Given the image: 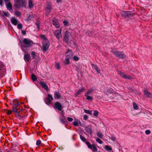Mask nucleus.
Masks as SVG:
<instances>
[{"mask_svg": "<svg viewBox=\"0 0 152 152\" xmlns=\"http://www.w3.org/2000/svg\"><path fill=\"white\" fill-rule=\"evenodd\" d=\"M24 60L26 62H28L30 59L31 57L29 54L28 53L25 54L24 56Z\"/></svg>", "mask_w": 152, "mask_h": 152, "instance_id": "18", "label": "nucleus"}, {"mask_svg": "<svg viewBox=\"0 0 152 152\" xmlns=\"http://www.w3.org/2000/svg\"><path fill=\"white\" fill-rule=\"evenodd\" d=\"M37 53L34 51H32L31 53V55L32 57V58L34 59L36 58Z\"/></svg>", "mask_w": 152, "mask_h": 152, "instance_id": "30", "label": "nucleus"}, {"mask_svg": "<svg viewBox=\"0 0 152 152\" xmlns=\"http://www.w3.org/2000/svg\"><path fill=\"white\" fill-rule=\"evenodd\" d=\"M49 43L48 40H45L42 42V50L46 51L48 50L49 46Z\"/></svg>", "mask_w": 152, "mask_h": 152, "instance_id": "6", "label": "nucleus"}, {"mask_svg": "<svg viewBox=\"0 0 152 152\" xmlns=\"http://www.w3.org/2000/svg\"><path fill=\"white\" fill-rule=\"evenodd\" d=\"M35 15L32 14L29 15L28 17L26 18V20H28L31 19L33 18L34 17Z\"/></svg>", "mask_w": 152, "mask_h": 152, "instance_id": "25", "label": "nucleus"}, {"mask_svg": "<svg viewBox=\"0 0 152 152\" xmlns=\"http://www.w3.org/2000/svg\"><path fill=\"white\" fill-rule=\"evenodd\" d=\"M39 84L46 91L48 90L49 89L48 88V86L45 82L41 81L39 82Z\"/></svg>", "mask_w": 152, "mask_h": 152, "instance_id": "12", "label": "nucleus"}, {"mask_svg": "<svg viewBox=\"0 0 152 152\" xmlns=\"http://www.w3.org/2000/svg\"><path fill=\"white\" fill-rule=\"evenodd\" d=\"M31 79L32 80L34 81H36L37 79L36 76L34 74H32L31 75Z\"/></svg>", "mask_w": 152, "mask_h": 152, "instance_id": "32", "label": "nucleus"}, {"mask_svg": "<svg viewBox=\"0 0 152 152\" xmlns=\"http://www.w3.org/2000/svg\"><path fill=\"white\" fill-rule=\"evenodd\" d=\"M109 137L113 142L115 141L116 139V138L114 136H112L111 137Z\"/></svg>", "mask_w": 152, "mask_h": 152, "instance_id": "47", "label": "nucleus"}, {"mask_svg": "<svg viewBox=\"0 0 152 152\" xmlns=\"http://www.w3.org/2000/svg\"><path fill=\"white\" fill-rule=\"evenodd\" d=\"M3 15L5 17H9L10 16V14L7 12H4Z\"/></svg>", "mask_w": 152, "mask_h": 152, "instance_id": "38", "label": "nucleus"}, {"mask_svg": "<svg viewBox=\"0 0 152 152\" xmlns=\"http://www.w3.org/2000/svg\"><path fill=\"white\" fill-rule=\"evenodd\" d=\"M91 149H92L93 152H95V151H97V148L96 147L95 145L93 144H92V147Z\"/></svg>", "mask_w": 152, "mask_h": 152, "instance_id": "36", "label": "nucleus"}, {"mask_svg": "<svg viewBox=\"0 0 152 152\" xmlns=\"http://www.w3.org/2000/svg\"><path fill=\"white\" fill-rule=\"evenodd\" d=\"M11 23L15 26H16L18 23V20L14 17H12L10 19Z\"/></svg>", "mask_w": 152, "mask_h": 152, "instance_id": "14", "label": "nucleus"}, {"mask_svg": "<svg viewBox=\"0 0 152 152\" xmlns=\"http://www.w3.org/2000/svg\"><path fill=\"white\" fill-rule=\"evenodd\" d=\"M80 138L81 140L83 142H85L86 140V139L81 135H80Z\"/></svg>", "mask_w": 152, "mask_h": 152, "instance_id": "44", "label": "nucleus"}, {"mask_svg": "<svg viewBox=\"0 0 152 152\" xmlns=\"http://www.w3.org/2000/svg\"><path fill=\"white\" fill-rule=\"evenodd\" d=\"M60 121L63 124H66V120L65 119L60 118Z\"/></svg>", "mask_w": 152, "mask_h": 152, "instance_id": "37", "label": "nucleus"}, {"mask_svg": "<svg viewBox=\"0 0 152 152\" xmlns=\"http://www.w3.org/2000/svg\"><path fill=\"white\" fill-rule=\"evenodd\" d=\"M5 1H7L8 2L10 0H4Z\"/></svg>", "mask_w": 152, "mask_h": 152, "instance_id": "60", "label": "nucleus"}, {"mask_svg": "<svg viewBox=\"0 0 152 152\" xmlns=\"http://www.w3.org/2000/svg\"><path fill=\"white\" fill-rule=\"evenodd\" d=\"M117 72L121 76L124 78L127 79H131L132 78V77L130 76L126 75L121 71L117 70Z\"/></svg>", "mask_w": 152, "mask_h": 152, "instance_id": "8", "label": "nucleus"}, {"mask_svg": "<svg viewBox=\"0 0 152 152\" xmlns=\"http://www.w3.org/2000/svg\"><path fill=\"white\" fill-rule=\"evenodd\" d=\"M121 14L124 17L126 18L130 15V11H123L121 12Z\"/></svg>", "mask_w": 152, "mask_h": 152, "instance_id": "15", "label": "nucleus"}, {"mask_svg": "<svg viewBox=\"0 0 152 152\" xmlns=\"http://www.w3.org/2000/svg\"><path fill=\"white\" fill-rule=\"evenodd\" d=\"M67 119L68 121L69 122H71L73 120V119L72 118H70L69 117H68L67 118Z\"/></svg>", "mask_w": 152, "mask_h": 152, "instance_id": "50", "label": "nucleus"}, {"mask_svg": "<svg viewBox=\"0 0 152 152\" xmlns=\"http://www.w3.org/2000/svg\"><path fill=\"white\" fill-rule=\"evenodd\" d=\"M61 29L60 28L59 29L56 30L53 32V34L54 35L58 40H59L62 37V35L61 34Z\"/></svg>", "mask_w": 152, "mask_h": 152, "instance_id": "4", "label": "nucleus"}, {"mask_svg": "<svg viewBox=\"0 0 152 152\" xmlns=\"http://www.w3.org/2000/svg\"><path fill=\"white\" fill-rule=\"evenodd\" d=\"M15 7L17 9L21 7H25L26 3V0H15Z\"/></svg>", "mask_w": 152, "mask_h": 152, "instance_id": "1", "label": "nucleus"}, {"mask_svg": "<svg viewBox=\"0 0 152 152\" xmlns=\"http://www.w3.org/2000/svg\"><path fill=\"white\" fill-rule=\"evenodd\" d=\"M71 34L68 31L66 30L65 33L64 37V41L65 42L68 43L69 41L70 37Z\"/></svg>", "mask_w": 152, "mask_h": 152, "instance_id": "7", "label": "nucleus"}, {"mask_svg": "<svg viewBox=\"0 0 152 152\" xmlns=\"http://www.w3.org/2000/svg\"><path fill=\"white\" fill-rule=\"evenodd\" d=\"M55 67L58 69H59L60 68L59 64L58 63H56L55 64Z\"/></svg>", "mask_w": 152, "mask_h": 152, "instance_id": "39", "label": "nucleus"}, {"mask_svg": "<svg viewBox=\"0 0 152 152\" xmlns=\"http://www.w3.org/2000/svg\"><path fill=\"white\" fill-rule=\"evenodd\" d=\"M55 107L59 110L61 111L62 110L61 105L58 102H56L55 103Z\"/></svg>", "mask_w": 152, "mask_h": 152, "instance_id": "17", "label": "nucleus"}, {"mask_svg": "<svg viewBox=\"0 0 152 152\" xmlns=\"http://www.w3.org/2000/svg\"><path fill=\"white\" fill-rule=\"evenodd\" d=\"M96 135L98 137L101 139H102L103 137V135L99 132H98L96 133Z\"/></svg>", "mask_w": 152, "mask_h": 152, "instance_id": "26", "label": "nucleus"}, {"mask_svg": "<svg viewBox=\"0 0 152 152\" xmlns=\"http://www.w3.org/2000/svg\"><path fill=\"white\" fill-rule=\"evenodd\" d=\"M78 123L77 121L74 122L73 123V125L75 126H78Z\"/></svg>", "mask_w": 152, "mask_h": 152, "instance_id": "54", "label": "nucleus"}, {"mask_svg": "<svg viewBox=\"0 0 152 152\" xmlns=\"http://www.w3.org/2000/svg\"><path fill=\"white\" fill-rule=\"evenodd\" d=\"M100 152L99 151V152Z\"/></svg>", "mask_w": 152, "mask_h": 152, "instance_id": "61", "label": "nucleus"}, {"mask_svg": "<svg viewBox=\"0 0 152 152\" xmlns=\"http://www.w3.org/2000/svg\"><path fill=\"white\" fill-rule=\"evenodd\" d=\"M19 104H20L18 102L16 104H14L13 107V110L12 111L16 113H18L19 112L18 110L17 107L19 106Z\"/></svg>", "mask_w": 152, "mask_h": 152, "instance_id": "16", "label": "nucleus"}, {"mask_svg": "<svg viewBox=\"0 0 152 152\" xmlns=\"http://www.w3.org/2000/svg\"><path fill=\"white\" fill-rule=\"evenodd\" d=\"M133 108L135 110H137L138 109V107L137 104L135 102H133Z\"/></svg>", "mask_w": 152, "mask_h": 152, "instance_id": "31", "label": "nucleus"}, {"mask_svg": "<svg viewBox=\"0 0 152 152\" xmlns=\"http://www.w3.org/2000/svg\"><path fill=\"white\" fill-rule=\"evenodd\" d=\"M69 59L66 56L65 59L64 61V63L65 64L68 65L70 64Z\"/></svg>", "mask_w": 152, "mask_h": 152, "instance_id": "24", "label": "nucleus"}, {"mask_svg": "<svg viewBox=\"0 0 152 152\" xmlns=\"http://www.w3.org/2000/svg\"><path fill=\"white\" fill-rule=\"evenodd\" d=\"M93 67L94 69L98 73H99L100 72V70L99 69L98 67L96 65H93Z\"/></svg>", "mask_w": 152, "mask_h": 152, "instance_id": "33", "label": "nucleus"}, {"mask_svg": "<svg viewBox=\"0 0 152 152\" xmlns=\"http://www.w3.org/2000/svg\"><path fill=\"white\" fill-rule=\"evenodd\" d=\"M88 118V117L87 115H85L83 117V119L84 120H87Z\"/></svg>", "mask_w": 152, "mask_h": 152, "instance_id": "53", "label": "nucleus"}, {"mask_svg": "<svg viewBox=\"0 0 152 152\" xmlns=\"http://www.w3.org/2000/svg\"><path fill=\"white\" fill-rule=\"evenodd\" d=\"M84 112L86 113L89 114L91 115H92V111L88 110H85Z\"/></svg>", "mask_w": 152, "mask_h": 152, "instance_id": "40", "label": "nucleus"}, {"mask_svg": "<svg viewBox=\"0 0 152 152\" xmlns=\"http://www.w3.org/2000/svg\"><path fill=\"white\" fill-rule=\"evenodd\" d=\"M143 92L144 95L146 96L148 98H152V95L150 93V92L146 89L144 90Z\"/></svg>", "mask_w": 152, "mask_h": 152, "instance_id": "13", "label": "nucleus"}, {"mask_svg": "<svg viewBox=\"0 0 152 152\" xmlns=\"http://www.w3.org/2000/svg\"><path fill=\"white\" fill-rule=\"evenodd\" d=\"M94 91V90L93 89L91 88L88 89L86 92L85 94V95H89L90 94H91V93L93 92Z\"/></svg>", "mask_w": 152, "mask_h": 152, "instance_id": "21", "label": "nucleus"}, {"mask_svg": "<svg viewBox=\"0 0 152 152\" xmlns=\"http://www.w3.org/2000/svg\"><path fill=\"white\" fill-rule=\"evenodd\" d=\"M15 15L17 17H19L21 15V13L19 11H17L15 12Z\"/></svg>", "mask_w": 152, "mask_h": 152, "instance_id": "29", "label": "nucleus"}, {"mask_svg": "<svg viewBox=\"0 0 152 152\" xmlns=\"http://www.w3.org/2000/svg\"><path fill=\"white\" fill-rule=\"evenodd\" d=\"M21 32H22V34L23 35H26V31L25 30H22V31Z\"/></svg>", "mask_w": 152, "mask_h": 152, "instance_id": "55", "label": "nucleus"}, {"mask_svg": "<svg viewBox=\"0 0 152 152\" xmlns=\"http://www.w3.org/2000/svg\"><path fill=\"white\" fill-rule=\"evenodd\" d=\"M62 0H57L56 2L57 3H59V2H61V1H62Z\"/></svg>", "mask_w": 152, "mask_h": 152, "instance_id": "58", "label": "nucleus"}, {"mask_svg": "<svg viewBox=\"0 0 152 152\" xmlns=\"http://www.w3.org/2000/svg\"><path fill=\"white\" fill-rule=\"evenodd\" d=\"M3 1L2 0H0V5H1L2 4Z\"/></svg>", "mask_w": 152, "mask_h": 152, "instance_id": "59", "label": "nucleus"}, {"mask_svg": "<svg viewBox=\"0 0 152 152\" xmlns=\"http://www.w3.org/2000/svg\"><path fill=\"white\" fill-rule=\"evenodd\" d=\"M65 53L66 57L69 58L70 59H71L72 57L73 53L71 50H67Z\"/></svg>", "mask_w": 152, "mask_h": 152, "instance_id": "11", "label": "nucleus"}, {"mask_svg": "<svg viewBox=\"0 0 152 152\" xmlns=\"http://www.w3.org/2000/svg\"><path fill=\"white\" fill-rule=\"evenodd\" d=\"M36 25L38 29H39L40 28V22L38 19L37 20V22L36 23Z\"/></svg>", "mask_w": 152, "mask_h": 152, "instance_id": "34", "label": "nucleus"}, {"mask_svg": "<svg viewBox=\"0 0 152 152\" xmlns=\"http://www.w3.org/2000/svg\"><path fill=\"white\" fill-rule=\"evenodd\" d=\"M85 90V88L84 87H82L81 89H79L77 92L76 95H77L80 94L82 92Z\"/></svg>", "mask_w": 152, "mask_h": 152, "instance_id": "22", "label": "nucleus"}, {"mask_svg": "<svg viewBox=\"0 0 152 152\" xmlns=\"http://www.w3.org/2000/svg\"><path fill=\"white\" fill-rule=\"evenodd\" d=\"M86 143L89 148L90 149H91L92 148V145H91L90 143L88 142H86Z\"/></svg>", "mask_w": 152, "mask_h": 152, "instance_id": "35", "label": "nucleus"}, {"mask_svg": "<svg viewBox=\"0 0 152 152\" xmlns=\"http://www.w3.org/2000/svg\"><path fill=\"white\" fill-rule=\"evenodd\" d=\"M145 133L146 134H150L151 131L149 130H147L145 131Z\"/></svg>", "mask_w": 152, "mask_h": 152, "instance_id": "51", "label": "nucleus"}, {"mask_svg": "<svg viewBox=\"0 0 152 152\" xmlns=\"http://www.w3.org/2000/svg\"><path fill=\"white\" fill-rule=\"evenodd\" d=\"M53 99V98L51 95L48 94V97L45 99V102L46 103L49 105L51 101Z\"/></svg>", "mask_w": 152, "mask_h": 152, "instance_id": "10", "label": "nucleus"}, {"mask_svg": "<svg viewBox=\"0 0 152 152\" xmlns=\"http://www.w3.org/2000/svg\"><path fill=\"white\" fill-rule=\"evenodd\" d=\"M112 52L119 58L124 59L126 57L125 54L122 52L113 51H112Z\"/></svg>", "mask_w": 152, "mask_h": 152, "instance_id": "3", "label": "nucleus"}, {"mask_svg": "<svg viewBox=\"0 0 152 152\" xmlns=\"http://www.w3.org/2000/svg\"><path fill=\"white\" fill-rule=\"evenodd\" d=\"M6 7L8 10L10 12H12L13 11L12 8V6L10 3H8Z\"/></svg>", "mask_w": 152, "mask_h": 152, "instance_id": "20", "label": "nucleus"}, {"mask_svg": "<svg viewBox=\"0 0 152 152\" xmlns=\"http://www.w3.org/2000/svg\"><path fill=\"white\" fill-rule=\"evenodd\" d=\"M28 4L29 8H31L33 7V1L32 0H30L29 1Z\"/></svg>", "mask_w": 152, "mask_h": 152, "instance_id": "27", "label": "nucleus"}, {"mask_svg": "<svg viewBox=\"0 0 152 152\" xmlns=\"http://www.w3.org/2000/svg\"><path fill=\"white\" fill-rule=\"evenodd\" d=\"M52 9V7L51 3L50 2L47 3L46 5V7L45 8L46 14L47 15H48L51 12Z\"/></svg>", "mask_w": 152, "mask_h": 152, "instance_id": "5", "label": "nucleus"}, {"mask_svg": "<svg viewBox=\"0 0 152 152\" xmlns=\"http://www.w3.org/2000/svg\"><path fill=\"white\" fill-rule=\"evenodd\" d=\"M99 114L97 110L94 111L93 115L94 116L96 117H97Z\"/></svg>", "mask_w": 152, "mask_h": 152, "instance_id": "45", "label": "nucleus"}, {"mask_svg": "<svg viewBox=\"0 0 152 152\" xmlns=\"http://www.w3.org/2000/svg\"><path fill=\"white\" fill-rule=\"evenodd\" d=\"M19 112L21 111L22 110V107H21L19 106Z\"/></svg>", "mask_w": 152, "mask_h": 152, "instance_id": "56", "label": "nucleus"}, {"mask_svg": "<svg viewBox=\"0 0 152 152\" xmlns=\"http://www.w3.org/2000/svg\"><path fill=\"white\" fill-rule=\"evenodd\" d=\"M96 141L99 144H102L103 143V142L99 138H97L96 139Z\"/></svg>", "mask_w": 152, "mask_h": 152, "instance_id": "42", "label": "nucleus"}, {"mask_svg": "<svg viewBox=\"0 0 152 152\" xmlns=\"http://www.w3.org/2000/svg\"><path fill=\"white\" fill-rule=\"evenodd\" d=\"M41 144V141L39 140H37L36 142V145L37 146H39Z\"/></svg>", "mask_w": 152, "mask_h": 152, "instance_id": "46", "label": "nucleus"}, {"mask_svg": "<svg viewBox=\"0 0 152 152\" xmlns=\"http://www.w3.org/2000/svg\"><path fill=\"white\" fill-rule=\"evenodd\" d=\"M73 59L74 61H77L79 60V58L76 56H74Z\"/></svg>", "mask_w": 152, "mask_h": 152, "instance_id": "41", "label": "nucleus"}, {"mask_svg": "<svg viewBox=\"0 0 152 152\" xmlns=\"http://www.w3.org/2000/svg\"><path fill=\"white\" fill-rule=\"evenodd\" d=\"M61 97L60 93L57 91H55L54 93V97L56 99H58Z\"/></svg>", "mask_w": 152, "mask_h": 152, "instance_id": "19", "label": "nucleus"}, {"mask_svg": "<svg viewBox=\"0 0 152 152\" xmlns=\"http://www.w3.org/2000/svg\"><path fill=\"white\" fill-rule=\"evenodd\" d=\"M85 96L86 97V99L90 101H92L93 100V98L91 96H89V95H85Z\"/></svg>", "mask_w": 152, "mask_h": 152, "instance_id": "28", "label": "nucleus"}, {"mask_svg": "<svg viewBox=\"0 0 152 152\" xmlns=\"http://www.w3.org/2000/svg\"><path fill=\"white\" fill-rule=\"evenodd\" d=\"M109 90H110V91H108V92H109V93H112V91H111V89H109Z\"/></svg>", "mask_w": 152, "mask_h": 152, "instance_id": "57", "label": "nucleus"}, {"mask_svg": "<svg viewBox=\"0 0 152 152\" xmlns=\"http://www.w3.org/2000/svg\"><path fill=\"white\" fill-rule=\"evenodd\" d=\"M12 111L10 110H7V113L8 115H10L12 113Z\"/></svg>", "mask_w": 152, "mask_h": 152, "instance_id": "52", "label": "nucleus"}, {"mask_svg": "<svg viewBox=\"0 0 152 152\" xmlns=\"http://www.w3.org/2000/svg\"><path fill=\"white\" fill-rule=\"evenodd\" d=\"M22 45L25 48L30 47L32 46L33 44L32 41L27 38H24L21 43Z\"/></svg>", "mask_w": 152, "mask_h": 152, "instance_id": "2", "label": "nucleus"}, {"mask_svg": "<svg viewBox=\"0 0 152 152\" xmlns=\"http://www.w3.org/2000/svg\"><path fill=\"white\" fill-rule=\"evenodd\" d=\"M22 25L21 23L18 24L17 25L18 28L19 29H21L22 28Z\"/></svg>", "mask_w": 152, "mask_h": 152, "instance_id": "48", "label": "nucleus"}, {"mask_svg": "<svg viewBox=\"0 0 152 152\" xmlns=\"http://www.w3.org/2000/svg\"><path fill=\"white\" fill-rule=\"evenodd\" d=\"M40 37L41 38L43 39V41H45V40H48L46 36L44 35H40Z\"/></svg>", "mask_w": 152, "mask_h": 152, "instance_id": "43", "label": "nucleus"}, {"mask_svg": "<svg viewBox=\"0 0 152 152\" xmlns=\"http://www.w3.org/2000/svg\"><path fill=\"white\" fill-rule=\"evenodd\" d=\"M63 23L65 26H67L68 24L69 23L67 22L66 21L64 20L63 22Z\"/></svg>", "mask_w": 152, "mask_h": 152, "instance_id": "49", "label": "nucleus"}, {"mask_svg": "<svg viewBox=\"0 0 152 152\" xmlns=\"http://www.w3.org/2000/svg\"><path fill=\"white\" fill-rule=\"evenodd\" d=\"M53 24L57 28L60 27V24L58 20L56 18H53L52 20Z\"/></svg>", "mask_w": 152, "mask_h": 152, "instance_id": "9", "label": "nucleus"}, {"mask_svg": "<svg viewBox=\"0 0 152 152\" xmlns=\"http://www.w3.org/2000/svg\"><path fill=\"white\" fill-rule=\"evenodd\" d=\"M104 148L105 150L107 151H111L112 150L111 147L108 145H106L105 147Z\"/></svg>", "mask_w": 152, "mask_h": 152, "instance_id": "23", "label": "nucleus"}]
</instances>
